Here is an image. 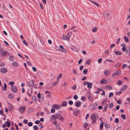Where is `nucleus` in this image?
<instances>
[{
    "instance_id": "nucleus-23",
    "label": "nucleus",
    "mask_w": 130,
    "mask_h": 130,
    "mask_svg": "<svg viewBox=\"0 0 130 130\" xmlns=\"http://www.w3.org/2000/svg\"><path fill=\"white\" fill-rule=\"evenodd\" d=\"M92 84L90 83V82H88L87 83V87L90 89H91L92 87Z\"/></svg>"
},
{
    "instance_id": "nucleus-25",
    "label": "nucleus",
    "mask_w": 130,
    "mask_h": 130,
    "mask_svg": "<svg viewBox=\"0 0 130 130\" xmlns=\"http://www.w3.org/2000/svg\"><path fill=\"white\" fill-rule=\"evenodd\" d=\"M104 74L106 76H107L108 75L110 74V72L108 70H106L104 72Z\"/></svg>"
},
{
    "instance_id": "nucleus-11",
    "label": "nucleus",
    "mask_w": 130,
    "mask_h": 130,
    "mask_svg": "<svg viewBox=\"0 0 130 130\" xmlns=\"http://www.w3.org/2000/svg\"><path fill=\"white\" fill-rule=\"evenodd\" d=\"M60 48L59 49L60 51L63 53H65L66 52V50L64 48L62 45H60Z\"/></svg>"
},
{
    "instance_id": "nucleus-28",
    "label": "nucleus",
    "mask_w": 130,
    "mask_h": 130,
    "mask_svg": "<svg viewBox=\"0 0 130 130\" xmlns=\"http://www.w3.org/2000/svg\"><path fill=\"white\" fill-rule=\"evenodd\" d=\"M106 88L107 89H111L112 88L111 86L107 85L106 87Z\"/></svg>"
},
{
    "instance_id": "nucleus-35",
    "label": "nucleus",
    "mask_w": 130,
    "mask_h": 130,
    "mask_svg": "<svg viewBox=\"0 0 130 130\" xmlns=\"http://www.w3.org/2000/svg\"><path fill=\"white\" fill-rule=\"evenodd\" d=\"M11 89H17V87L15 86H12Z\"/></svg>"
},
{
    "instance_id": "nucleus-38",
    "label": "nucleus",
    "mask_w": 130,
    "mask_h": 130,
    "mask_svg": "<svg viewBox=\"0 0 130 130\" xmlns=\"http://www.w3.org/2000/svg\"><path fill=\"white\" fill-rule=\"evenodd\" d=\"M90 59H87L86 60L85 63L86 64H88V65H89L90 62Z\"/></svg>"
},
{
    "instance_id": "nucleus-56",
    "label": "nucleus",
    "mask_w": 130,
    "mask_h": 130,
    "mask_svg": "<svg viewBox=\"0 0 130 130\" xmlns=\"http://www.w3.org/2000/svg\"><path fill=\"white\" fill-rule=\"evenodd\" d=\"M87 123L86 122H85L84 125V128H86L87 126Z\"/></svg>"
},
{
    "instance_id": "nucleus-18",
    "label": "nucleus",
    "mask_w": 130,
    "mask_h": 130,
    "mask_svg": "<svg viewBox=\"0 0 130 130\" xmlns=\"http://www.w3.org/2000/svg\"><path fill=\"white\" fill-rule=\"evenodd\" d=\"M14 97V95L12 94H10L8 95V98L10 99H13V98Z\"/></svg>"
},
{
    "instance_id": "nucleus-47",
    "label": "nucleus",
    "mask_w": 130,
    "mask_h": 130,
    "mask_svg": "<svg viewBox=\"0 0 130 130\" xmlns=\"http://www.w3.org/2000/svg\"><path fill=\"white\" fill-rule=\"evenodd\" d=\"M55 112V109L54 108H52L51 109V112L52 113H54Z\"/></svg>"
},
{
    "instance_id": "nucleus-1",
    "label": "nucleus",
    "mask_w": 130,
    "mask_h": 130,
    "mask_svg": "<svg viewBox=\"0 0 130 130\" xmlns=\"http://www.w3.org/2000/svg\"><path fill=\"white\" fill-rule=\"evenodd\" d=\"M98 117L97 115H96L95 114H91V119L92 120V123H95L96 121V119H98Z\"/></svg>"
},
{
    "instance_id": "nucleus-59",
    "label": "nucleus",
    "mask_w": 130,
    "mask_h": 130,
    "mask_svg": "<svg viewBox=\"0 0 130 130\" xmlns=\"http://www.w3.org/2000/svg\"><path fill=\"white\" fill-rule=\"evenodd\" d=\"M107 103V101L106 100H104L102 102V104H106Z\"/></svg>"
},
{
    "instance_id": "nucleus-46",
    "label": "nucleus",
    "mask_w": 130,
    "mask_h": 130,
    "mask_svg": "<svg viewBox=\"0 0 130 130\" xmlns=\"http://www.w3.org/2000/svg\"><path fill=\"white\" fill-rule=\"evenodd\" d=\"M81 100L83 101H85L86 100V98L85 97L83 96L81 97Z\"/></svg>"
},
{
    "instance_id": "nucleus-52",
    "label": "nucleus",
    "mask_w": 130,
    "mask_h": 130,
    "mask_svg": "<svg viewBox=\"0 0 130 130\" xmlns=\"http://www.w3.org/2000/svg\"><path fill=\"white\" fill-rule=\"evenodd\" d=\"M120 40V38H118L117 40L116 43L117 44H118L119 42V41Z\"/></svg>"
},
{
    "instance_id": "nucleus-40",
    "label": "nucleus",
    "mask_w": 130,
    "mask_h": 130,
    "mask_svg": "<svg viewBox=\"0 0 130 130\" xmlns=\"http://www.w3.org/2000/svg\"><path fill=\"white\" fill-rule=\"evenodd\" d=\"M91 2L93 4H94L95 5L97 6L98 7L99 6V5L96 2L93 1H91Z\"/></svg>"
},
{
    "instance_id": "nucleus-33",
    "label": "nucleus",
    "mask_w": 130,
    "mask_h": 130,
    "mask_svg": "<svg viewBox=\"0 0 130 130\" xmlns=\"http://www.w3.org/2000/svg\"><path fill=\"white\" fill-rule=\"evenodd\" d=\"M88 72V70L87 69H85L83 71V73L84 74H87Z\"/></svg>"
},
{
    "instance_id": "nucleus-51",
    "label": "nucleus",
    "mask_w": 130,
    "mask_h": 130,
    "mask_svg": "<svg viewBox=\"0 0 130 130\" xmlns=\"http://www.w3.org/2000/svg\"><path fill=\"white\" fill-rule=\"evenodd\" d=\"M28 125L29 126H31L32 125V123L31 122H29L28 124Z\"/></svg>"
},
{
    "instance_id": "nucleus-31",
    "label": "nucleus",
    "mask_w": 130,
    "mask_h": 130,
    "mask_svg": "<svg viewBox=\"0 0 130 130\" xmlns=\"http://www.w3.org/2000/svg\"><path fill=\"white\" fill-rule=\"evenodd\" d=\"M124 38L125 41L126 42H128L129 41L128 39L126 36H124Z\"/></svg>"
},
{
    "instance_id": "nucleus-6",
    "label": "nucleus",
    "mask_w": 130,
    "mask_h": 130,
    "mask_svg": "<svg viewBox=\"0 0 130 130\" xmlns=\"http://www.w3.org/2000/svg\"><path fill=\"white\" fill-rule=\"evenodd\" d=\"M52 108H55L56 109H60L61 107V106L60 105L55 104L52 105Z\"/></svg>"
},
{
    "instance_id": "nucleus-2",
    "label": "nucleus",
    "mask_w": 130,
    "mask_h": 130,
    "mask_svg": "<svg viewBox=\"0 0 130 130\" xmlns=\"http://www.w3.org/2000/svg\"><path fill=\"white\" fill-rule=\"evenodd\" d=\"M60 116L59 114H55L51 115L50 117V121H52L53 120L58 118Z\"/></svg>"
},
{
    "instance_id": "nucleus-36",
    "label": "nucleus",
    "mask_w": 130,
    "mask_h": 130,
    "mask_svg": "<svg viewBox=\"0 0 130 130\" xmlns=\"http://www.w3.org/2000/svg\"><path fill=\"white\" fill-rule=\"evenodd\" d=\"M33 128L34 129V130H38L39 128L36 125L34 126Z\"/></svg>"
},
{
    "instance_id": "nucleus-3",
    "label": "nucleus",
    "mask_w": 130,
    "mask_h": 130,
    "mask_svg": "<svg viewBox=\"0 0 130 130\" xmlns=\"http://www.w3.org/2000/svg\"><path fill=\"white\" fill-rule=\"evenodd\" d=\"M110 12L109 11H106L103 13V17L104 18L108 19L110 16Z\"/></svg>"
},
{
    "instance_id": "nucleus-15",
    "label": "nucleus",
    "mask_w": 130,
    "mask_h": 130,
    "mask_svg": "<svg viewBox=\"0 0 130 130\" xmlns=\"http://www.w3.org/2000/svg\"><path fill=\"white\" fill-rule=\"evenodd\" d=\"M75 106L77 107H79L81 105V103L79 101H77L75 103Z\"/></svg>"
},
{
    "instance_id": "nucleus-27",
    "label": "nucleus",
    "mask_w": 130,
    "mask_h": 130,
    "mask_svg": "<svg viewBox=\"0 0 130 130\" xmlns=\"http://www.w3.org/2000/svg\"><path fill=\"white\" fill-rule=\"evenodd\" d=\"M12 65L14 67H17L18 66V64L17 62H14L12 63Z\"/></svg>"
},
{
    "instance_id": "nucleus-58",
    "label": "nucleus",
    "mask_w": 130,
    "mask_h": 130,
    "mask_svg": "<svg viewBox=\"0 0 130 130\" xmlns=\"http://www.w3.org/2000/svg\"><path fill=\"white\" fill-rule=\"evenodd\" d=\"M27 122H28V121H27V120L26 119H24L23 121V123H25V124H27Z\"/></svg>"
},
{
    "instance_id": "nucleus-45",
    "label": "nucleus",
    "mask_w": 130,
    "mask_h": 130,
    "mask_svg": "<svg viewBox=\"0 0 130 130\" xmlns=\"http://www.w3.org/2000/svg\"><path fill=\"white\" fill-rule=\"evenodd\" d=\"M113 95V92H110L109 93V95H108V96L109 97H110L111 96H112Z\"/></svg>"
},
{
    "instance_id": "nucleus-34",
    "label": "nucleus",
    "mask_w": 130,
    "mask_h": 130,
    "mask_svg": "<svg viewBox=\"0 0 130 130\" xmlns=\"http://www.w3.org/2000/svg\"><path fill=\"white\" fill-rule=\"evenodd\" d=\"M61 39L63 40H68V39H66V38L65 37V36L64 35H62L61 37Z\"/></svg>"
},
{
    "instance_id": "nucleus-49",
    "label": "nucleus",
    "mask_w": 130,
    "mask_h": 130,
    "mask_svg": "<svg viewBox=\"0 0 130 130\" xmlns=\"http://www.w3.org/2000/svg\"><path fill=\"white\" fill-rule=\"evenodd\" d=\"M115 122L116 123H118L119 122V120L118 118H116L115 120Z\"/></svg>"
},
{
    "instance_id": "nucleus-10",
    "label": "nucleus",
    "mask_w": 130,
    "mask_h": 130,
    "mask_svg": "<svg viewBox=\"0 0 130 130\" xmlns=\"http://www.w3.org/2000/svg\"><path fill=\"white\" fill-rule=\"evenodd\" d=\"M27 84L28 86L30 87H32L33 88V87L34 86V82L32 81H29L27 83Z\"/></svg>"
},
{
    "instance_id": "nucleus-39",
    "label": "nucleus",
    "mask_w": 130,
    "mask_h": 130,
    "mask_svg": "<svg viewBox=\"0 0 130 130\" xmlns=\"http://www.w3.org/2000/svg\"><path fill=\"white\" fill-rule=\"evenodd\" d=\"M127 86L126 85H124L123 86V88H121V89H126L127 88Z\"/></svg>"
},
{
    "instance_id": "nucleus-17",
    "label": "nucleus",
    "mask_w": 130,
    "mask_h": 130,
    "mask_svg": "<svg viewBox=\"0 0 130 130\" xmlns=\"http://www.w3.org/2000/svg\"><path fill=\"white\" fill-rule=\"evenodd\" d=\"M115 53L116 55H121L122 54V53L121 52L118 51H115Z\"/></svg>"
},
{
    "instance_id": "nucleus-37",
    "label": "nucleus",
    "mask_w": 130,
    "mask_h": 130,
    "mask_svg": "<svg viewBox=\"0 0 130 130\" xmlns=\"http://www.w3.org/2000/svg\"><path fill=\"white\" fill-rule=\"evenodd\" d=\"M97 28L96 27H94L92 29V31L93 32H95L96 31Z\"/></svg>"
},
{
    "instance_id": "nucleus-42",
    "label": "nucleus",
    "mask_w": 130,
    "mask_h": 130,
    "mask_svg": "<svg viewBox=\"0 0 130 130\" xmlns=\"http://www.w3.org/2000/svg\"><path fill=\"white\" fill-rule=\"evenodd\" d=\"M121 117L124 119H126V116L124 114H122L121 115Z\"/></svg>"
},
{
    "instance_id": "nucleus-54",
    "label": "nucleus",
    "mask_w": 130,
    "mask_h": 130,
    "mask_svg": "<svg viewBox=\"0 0 130 130\" xmlns=\"http://www.w3.org/2000/svg\"><path fill=\"white\" fill-rule=\"evenodd\" d=\"M73 98L75 100H76L78 99V97L76 95H75L74 96Z\"/></svg>"
},
{
    "instance_id": "nucleus-19",
    "label": "nucleus",
    "mask_w": 130,
    "mask_h": 130,
    "mask_svg": "<svg viewBox=\"0 0 130 130\" xmlns=\"http://www.w3.org/2000/svg\"><path fill=\"white\" fill-rule=\"evenodd\" d=\"M104 126L106 128H108L110 127V125L108 124V123L105 122Z\"/></svg>"
},
{
    "instance_id": "nucleus-29",
    "label": "nucleus",
    "mask_w": 130,
    "mask_h": 130,
    "mask_svg": "<svg viewBox=\"0 0 130 130\" xmlns=\"http://www.w3.org/2000/svg\"><path fill=\"white\" fill-rule=\"evenodd\" d=\"M62 77V75L61 73H60L59 74L58 76L57 77V80L59 79V78H61Z\"/></svg>"
},
{
    "instance_id": "nucleus-55",
    "label": "nucleus",
    "mask_w": 130,
    "mask_h": 130,
    "mask_svg": "<svg viewBox=\"0 0 130 130\" xmlns=\"http://www.w3.org/2000/svg\"><path fill=\"white\" fill-rule=\"evenodd\" d=\"M102 61V59L101 58H100L98 60V62L99 63H100Z\"/></svg>"
},
{
    "instance_id": "nucleus-24",
    "label": "nucleus",
    "mask_w": 130,
    "mask_h": 130,
    "mask_svg": "<svg viewBox=\"0 0 130 130\" xmlns=\"http://www.w3.org/2000/svg\"><path fill=\"white\" fill-rule=\"evenodd\" d=\"M108 105V104H106V105L104 107L103 109V111L104 112L106 111L107 109V106Z\"/></svg>"
},
{
    "instance_id": "nucleus-20",
    "label": "nucleus",
    "mask_w": 130,
    "mask_h": 130,
    "mask_svg": "<svg viewBox=\"0 0 130 130\" xmlns=\"http://www.w3.org/2000/svg\"><path fill=\"white\" fill-rule=\"evenodd\" d=\"M67 102L66 101H64L62 102L61 105L63 106H65L67 105Z\"/></svg>"
},
{
    "instance_id": "nucleus-22",
    "label": "nucleus",
    "mask_w": 130,
    "mask_h": 130,
    "mask_svg": "<svg viewBox=\"0 0 130 130\" xmlns=\"http://www.w3.org/2000/svg\"><path fill=\"white\" fill-rule=\"evenodd\" d=\"M9 60L11 61H12L14 60L13 57V56H10L9 57Z\"/></svg>"
},
{
    "instance_id": "nucleus-14",
    "label": "nucleus",
    "mask_w": 130,
    "mask_h": 130,
    "mask_svg": "<svg viewBox=\"0 0 130 130\" xmlns=\"http://www.w3.org/2000/svg\"><path fill=\"white\" fill-rule=\"evenodd\" d=\"M73 113L74 115L76 116H77V113H79V111L78 109H76L74 111Z\"/></svg>"
},
{
    "instance_id": "nucleus-21",
    "label": "nucleus",
    "mask_w": 130,
    "mask_h": 130,
    "mask_svg": "<svg viewBox=\"0 0 130 130\" xmlns=\"http://www.w3.org/2000/svg\"><path fill=\"white\" fill-rule=\"evenodd\" d=\"M97 106V104L96 103H94V104L93 105V107L92 108H91V109H94L96 108H97V107H96Z\"/></svg>"
},
{
    "instance_id": "nucleus-43",
    "label": "nucleus",
    "mask_w": 130,
    "mask_h": 130,
    "mask_svg": "<svg viewBox=\"0 0 130 130\" xmlns=\"http://www.w3.org/2000/svg\"><path fill=\"white\" fill-rule=\"evenodd\" d=\"M73 73L74 74H78L76 71L75 69L73 70Z\"/></svg>"
},
{
    "instance_id": "nucleus-9",
    "label": "nucleus",
    "mask_w": 130,
    "mask_h": 130,
    "mask_svg": "<svg viewBox=\"0 0 130 130\" xmlns=\"http://www.w3.org/2000/svg\"><path fill=\"white\" fill-rule=\"evenodd\" d=\"M5 124H3V128L7 126L8 127H10L11 123H10L8 121L5 122Z\"/></svg>"
},
{
    "instance_id": "nucleus-26",
    "label": "nucleus",
    "mask_w": 130,
    "mask_h": 130,
    "mask_svg": "<svg viewBox=\"0 0 130 130\" xmlns=\"http://www.w3.org/2000/svg\"><path fill=\"white\" fill-rule=\"evenodd\" d=\"M126 52L127 53H129L130 52L129 46V45H127L126 47Z\"/></svg>"
},
{
    "instance_id": "nucleus-16",
    "label": "nucleus",
    "mask_w": 130,
    "mask_h": 130,
    "mask_svg": "<svg viewBox=\"0 0 130 130\" xmlns=\"http://www.w3.org/2000/svg\"><path fill=\"white\" fill-rule=\"evenodd\" d=\"M86 95L88 97L89 100L90 101V96L91 95V94L90 92H88L86 93Z\"/></svg>"
},
{
    "instance_id": "nucleus-4",
    "label": "nucleus",
    "mask_w": 130,
    "mask_h": 130,
    "mask_svg": "<svg viewBox=\"0 0 130 130\" xmlns=\"http://www.w3.org/2000/svg\"><path fill=\"white\" fill-rule=\"evenodd\" d=\"M0 52L1 53L2 55L3 56H6L7 54V52L1 48H0Z\"/></svg>"
},
{
    "instance_id": "nucleus-50",
    "label": "nucleus",
    "mask_w": 130,
    "mask_h": 130,
    "mask_svg": "<svg viewBox=\"0 0 130 130\" xmlns=\"http://www.w3.org/2000/svg\"><path fill=\"white\" fill-rule=\"evenodd\" d=\"M23 43L25 44L26 46H27L28 45V44L27 43V42H26L25 40H24L23 41Z\"/></svg>"
},
{
    "instance_id": "nucleus-41",
    "label": "nucleus",
    "mask_w": 130,
    "mask_h": 130,
    "mask_svg": "<svg viewBox=\"0 0 130 130\" xmlns=\"http://www.w3.org/2000/svg\"><path fill=\"white\" fill-rule=\"evenodd\" d=\"M14 84V83L13 81L9 82V84L11 85V86H13V85Z\"/></svg>"
},
{
    "instance_id": "nucleus-48",
    "label": "nucleus",
    "mask_w": 130,
    "mask_h": 130,
    "mask_svg": "<svg viewBox=\"0 0 130 130\" xmlns=\"http://www.w3.org/2000/svg\"><path fill=\"white\" fill-rule=\"evenodd\" d=\"M118 84L119 85H121L122 84V82L121 80H119L118 82Z\"/></svg>"
},
{
    "instance_id": "nucleus-32",
    "label": "nucleus",
    "mask_w": 130,
    "mask_h": 130,
    "mask_svg": "<svg viewBox=\"0 0 130 130\" xmlns=\"http://www.w3.org/2000/svg\"><path fill=\"white\" fill-rule=\"evenodd\" d=\"M121 64V63H118L115 65V67L117 68H118L120 66Z\"/></svg>"
},
{
    "instance_id": "nucleus-62",
    "label": "nucleus",
    "mask_w": 130,
    "mask_h": 130,
    "mask_svg": "<svg viewBox=\"0 0 130 130\" xmlns=\"http://www.w3.org/2000/svg\"><path fill=\"white\" fill-rule=\"evenodd\" d=\"M72 49L74 51H75L76 52H77L78 51V49L76 48H72Z\"/></svg>"
},
{
    "instance_id": "nucleus-64",
    "label": "nucleus",
    "mask_w": 130,
    "mask_h": 130,
    "mask_svg": "<svg viewBox=\"0 0 130 130\" xmlns=\"http://www.w3.org/2000/svg\"><path fill=\"white\" fill-rule=\"evenodd\" d=\"M73 102L72 101H70L69 102V103L70 105H72L73 104Z\"/></svg>"
},
{
    "instance_id": "nucleus-13",
    "label": "nucleus",
    "mask_w": 130,
    "mask_h": 130,
    "mask_svg": "<svg viewBox=\"0 0 130 130\" xmlns=\"http://www.w3.org/2000/svg\"><path fill=\"white\" fill-rule=\"evenodd\" d=\"M7 69L5 68H2L0 69V71L3 73H5L7 72Z\"/></svg>"
},
{
    "instance_id": "nucleus-30",
    "label": "nucleus",
    "mask_w": 130,
    "mask_h": 130,
    "mask_svg": "<svg viewBox=\"0 0 130 130\" xmlns=\"http://www.w3.org/2000/svg\"><path fill=\"white\" fill-rule=\"evenodd\" d=\"M104 123L103 122H102L100 123V127L101 128V129L102 130L103 126Z\"/></svg>"
},
{
    "instance_id": "nucleus-44",
    "label": "nucleus",
    "mask_w": 130,
    "mask_h": 130,
    "mask_svg": "<svg viewBox=\"0 0 130 130\" xmlns=\"http://www.w3.org/2000/svg\"><path fill=\"white\" fill-rule=\"evenodd\" d=\"M113 104L112 103H111L109 105V108H111L113 107Z\"/></svg>"
},
{
    "instance_id": "nucleus-53",
    "label": "nucleus",
    "mask_w": 130,
    "mask_h": 130,
    "mask_svg": "<svg viewBox=\"0 0 130 130\" xmlns=\"http://www.w3.org/2000/svg\"><path fill=\"white\" fill-rule=\"evenodd\" d=\"M27 63L28 65L30 67L31 66V63L29 61H27Z\"/></svg>"
},
{
    "instance_id": "nucleus-63",
    "label": "nucleus",
    "mask_w": 130,
    "mask_h": 130,
    "mask_svg": "<svg viewBox=\"0 0 130 130\" xmlns=\"http://www.w3.org/2000/svg\"><path fill=\"white\" fill-rule=\"evenodd\" d=\"M76 85H74V86H73L72 87V88L73 89H75L76 88Z\"/></svg>"
},
{
    "instance_id": "nucleus-12",
    "label": "nucleus",
    "mask_w": 130,
    "mask_h": 130,
    "mask_svg": "<svg viewBox=\"0 0 130 130\" xmlns=\"http://www.w3.org/2000/svg\"><path fill=\"white\" fill-rule=\"evenodd\" d=\"M101 84H106L107 83V81L106 79H102L100 82Z\"/></svg>"
},
{
    "instance_id": "nucleus-8",
    "label": "nucleus",
    "mask_w": 130,
    "mask_h": 130,
    "mask_svg": "<svg viewBox=\"0 0 130 130\" xmlns=\"http://www.w3.org/2000/svg\"><path fill=\"white\" fill-rule=\"evenodd\" d=\"M25 109L26 107L25 106H24L23 107H20L19 108V111L21 113H23L24 112Z\"/></svg>"
},
{
    "instance_id": "nucleus-61",
    "label": "nucleus",
    "mask_w": 130,
    "mask_h": 130,
    "mask_svg": "<svg viewBox=\"0 0 130 130\" xmlns=\"http://www.w3.org/2000/svg\"><path fill=\"white\" fill-rule=\"evenodd\" d=\"M32 100H35V101H36L37 98L35 96H33L32 97Z\"/></svg>"
},
{
    "instance_id": "nucleus-7",
    "label": "nucleus",
    "mask_w": 130,
    "mask_h": 130,
    "mask_svg": "<svg viewBox=\"0 0 130 130\" xmlns=\"http://www.w3.org/2000/svg\"><path fill=\"white\" fill-rule=\"evenodd\" d=\"M72 34V31L70 32L69 33H68L65 36V37L69 41V39L70 37L71 36Z\"/></svg>"
},
{
    "instance_id": "nucleus-60",
    "label": "nucleus",
    "mask_w": 130,
    "mask_h": 130,
    "mask_svg": "<svg viewBox=\"0 0 130 130\" xmlns=\"http://www.w3.org/2000/svg\"><path fill=\"white\" fill-rule=\"evenodd\" d=\"M32 69L34 72H36L37 71V69L35 67H32Z\"/></svg>"
},
{
    "instance_id": "nucleus-5",
    "label": "nucleus",
    "mask_w": 130,
    "mask_h": 130,
    "mask_svg": "<svg viewBox=\"0 0 130 130\" xmlns=\"http://www.w3.org/2000/svg\"><path fill=\"white\" fill-rule=\"evenodd\" d=\"M121 74V71H120L118 70L116 71L113 73L112 76H115L116 75H119Z\"/></svg>"
},
{
    "instance_id": "nucleus-57",
    "label": "nucleus",
    "mask_w": 130,
    "mask_h": 130,
    "mask_svg": "<svg viewBox=\"0 0 130 130\" xmlns=\"http://www.w3.org/2000/svg\"><path fill=\"white\" fill-rule=\"evenodd\" d=\"M115 45L114 44H111L110 48H112L114 47L115 46Z\"/></svg>"
}]
</instances>
